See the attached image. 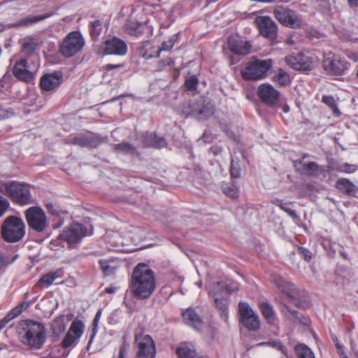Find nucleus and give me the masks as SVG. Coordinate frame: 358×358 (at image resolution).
Here are the masks:
<instances>
[{"mask_svg": "<svg viewBox=\"0 0 358 358\" xmlns=\"http://www.w3.org/2000/svg\"><path fill=\"white\" fill-rule=\"evenodd\" d=\"M338 352L341 358H348L343 348L340 350H338Z\"/></svg>", "mask_w": 358, "mask_h": 358, "instance_id": "nucleus-64", "label": "nucleus"}, {"mask_svg": "<svg viewBox=\"0 0 358 358\" xmlns=\"http://www.w3.org/2000/svg\"><path fill=\"white\" fill-rule=\"evenodd\" d=\"M182 317L185 322L189 326L196 330L201 329L203 323L202 318L196 313L194 309L187 308L182 313Z\"/></svg>", "mask_w": 358, "mask_h": 358, "instance_id": "nucleus-25", "label": "nucleus"}, {"mask_svg": "<svg viewBox=\"0 0 358 358\" xmlns=\"http://www.w3.org/2000/svg\"><path fill=\"white\" fill-rule=\"evenodd\" d=\"M182 113L186 116H192L199 120H206L215 113L213 104L200 97L185 103L182 107Z\"/></svg>", "mask_w": 358, "mask_h": 358, "instance_id": "nucleus-4", "label": "nucleus"}, {"mask_svg": "<svg viewBox=\"0 0 358 358\" xmlns=\"http://www.w3.org/2000/svg\"><path fill=\"white\" fill-rule=\"evenodd\" d=\"M5 189L11 200L19 205L24 206L34 202L27 184L13 181L6 185Z\"/></svg>", "mask_w": 358, "mask_h": 358, "instance_id": "nucleus-10", "label": "nucleus"}, {"mask_svg": "<svg viewBox=\"0 0 358 358\" xmlns=\"http://www.w3.org/2000/svg\"><path fill=\"white\" fill-rule=\"evenodd\" d=\"M84 329L85 326L82 321L79 320H73L62 342V347L69 348L76 346L84 332Z\"/></svg>", "mask_w": 358, "mask_h": 358, "instance_id": "nucleus-17", "label": "nucleus"}, {"mask_svg": "<svg viewBox=\"0 0 358 358\" xmlns=\"http://www.w3.org/2000/svg\"><path fill=\"white\" fill-rule=\"evenodd\" d=\"M272 282L282 292L287 295L290 302L296 306H298L299 293L294 284L287 282L280 277H273Z\"/></svg>", "mask_w": 358, "mask_h": 358, "instance_id": "nucleus-21", "label": "nucleus"}, {"mask_svg": "<svg viewBox=\"0 0 358 358\" xmlns=\"http://www.w3.org/2000/svg\"><path fill=\"white\" fill-rule=\"evenodd\" d=\"M280 310L284 316L292 322H296L300 320L298 311L290 309L286 304L280 305Z\"/></svg>", "mask_w": 358, "mask_h": 358, "instance_id": "nucleus-41", "label": "nucleus"}, {"mask_svg": "<svg viewBox=\"0 0 358 358\" xmlns=\"http://www.w3.org/2000/svg\"><path fill=\"white\" fill-rule=\"evenodd\" d=\"M40 66L38 57L33 59L23 58L15 62L13 74L19 80L29 83L34 80Z\"/></svg>", "mask_w": 358, "mask_h": 358, "instance_id": "nucleus-7", "label": "nucleus"}, {"mask_svg": "<svg viewBox=\"0 0 358 358\" xmlns=\"http://www.w3.org/2000/svg\"><path fill=\"white\" fill-rule=\"evenodd\" d=\"M209 294L213 298L217 308L220 312V316L227 322L228 321L229 292L223 283L217 282L209 288Z\"/></svg>", "mask_w": 358, "mask_h": 358, "instance_id": "nucleus-13", "label": "nucleus"}, {"mask_svg": "<svg viewBox=\"0 0 358 358\" xmlns=\"http://www.w3.org/2000/svg\"><path fill=\"white\" fill-rule=\"evenodd\" d=\"M156 288L153 271L144 263L138 264L134 268L130 289L133 296L138 299H148Z\"/></svg>", "mask_w": 358, "mask_h": 358, "instance_id": "nucleus-1", "label": "nucleus"}, {"mask_svg": "<svg viewBox=\"0 0 358 358\" xmlns=\"http://www.w3.org/2000/svg\"><path fill=\"white\" fill-rule=\"evenodd\" d=\"M300 65L298 66V71H308L314 67L313 58L303 53H300Z\"/></svg>", "mask_w": 358, "mask_h": 358, "instance_id": "nucleus-37", "label": "nucleus"}, {"mask_svg": "<svg viewBox=\"0 0 358 358\" xmlns=\"http://www.w3.org/2000/svg\"><path fill=\"white\" fill-rule=\"evenodd\" d=\"M271 59H254L246 63L241 74L244 80H259L266 78L273 67Z\"/></svg>", "mask_w": 358, "mask_h": 358, "instance_id": "nucleus-5", "label": "nucleus"}, {"mask_svg": "<svg viewBox=\"0 0 358 358\" xmlns=\"http://www.w3.org/2000/svg\"><path fill=\"white\" fill-rule=\"evenodd\" d=\"M10 207V203L7 199L0 195V217H2Z\"/></svg>", "mask_w": 358, "mask_h": 358, "instance_id": "nucleus-56", "label": "nucleus"}, {"mask_svg": "<svg viewBox=\"0 0 358 358\" xmlns=\"http://www.w3.org/2000/svg\"><path fill=\"white\" fill-rule=\"evenodd\" d=\"M259 306L265 320L269 324H274L275 321V313L272 306L268 302H260Z\"/></svg>", "mask_w": 358, "mask_h": 358, "instance_id": "nucleus-35", "label": "nucleus"}, {"mask_svg": "<svg viewBox=\"0 0 358 358\" xmlns=\"http://www.w3.org/2000/svg\"><path fill=\"white\" fill-rule=\"evenodd\" d=\"M255 22L262 36L271 41L276 39L278 26L271 17L267 15L257 16Z\"/></svg>", "mask_w": 358, "mask_h": 358, "instance_id": "nucleus-16", "label": "nucleus"}, {"mask_svg": "<svg viewBox=\"0 0 358 358\" xmlns=\"http://www.w3.org/2000/svg\"><path fill=\"white\" fill-rule=\"evenodd\" d=\"M277 20L284 27L298 29L303 25V19L296 10L287 6H277L273 10Z\"/></svg>", "mask_w": 358, "mask_h": 358, "instance_id": "nucleus-11", "label": "nucleus"}, {"mask_svg": "<svg viewBox=\"0 0 358 358\" xmlns=\"http://www.w3.org/2000/svg\"><path fill=\"white\" fill-rule=\"evenodd\" d=\"M37 46L38 43L35 38H24L22 44V52L27 55L31 54L36 50Z\"/></svg>", "mask_w": 358, "mask_h": 358, "instance_id": "nucleus-39", "label": "nucleus"}, {"mask_svg": "<svg viewBox=\"0 0 358 358\" xmlns=\"http://www.w3.org/2000/svg\"><path fill=\"white\" fill-rule=\"evenodd\" d=\"M66 329L65 315L57 317L52 322L50 331L53 336L58 338Z\"/></svg>", "mask_w": 358, "mask_h": 358, "instance_id": "nucleus-32", "label": "nucleus"}, {"mask_svg": "<svg viewBox=\"0 0 358 358\" xmlns=\"http://www.w3.org/2000/svg\"><path fill=\"white\" fill-rule=\"evenodd\" d=\"M227 44L231 52L240 55H248L252 48L249 41H245L239 36H229Z\"/></svg>", "mask_w": 358, "mask_h": 358, "instance_id": "nucleus-23", "label": "nucleus"}, {"mask_svg": "<svg viewBox=\"0 0 358 358\" xmlns=\"http://www.w3.org/2000/svg\"><path fill=\"white\" fill-rule=\"evenodd\" d=\"M123 66V64H108L106 65L105 69L107 71H110L115 69H119Z\"/></svg>", "mask_w": 358, "mask_h": 358, "instance_id": "nucleus-61", "label": "nucleus"}, {"mask_svg": "<svg viewBox=\"0 0 358 358\" xmlns=\"http://www.w3.org/2000/svg\"><path fill=\"white\" fill-rule=\"evenodd\" d=\"M116 291V288L114 287H108L105 289V292L108 294H113Z\"/></svg>", "mask_w": 358, "mask_h": 358, "instance_id": "nucleus-63", "label": "nucleus"}, {"mask_svg": "<svg viewBox=\"0 0 358 358\" xmlns=\"http://www.w3.org/2000/svg\"><path fill=\"white\" fill-rule=\"evenodd\" d=\"M272 80L281 87H285L290 84L291 79L288 73L282 69H278L272 78Z\"/></svg>", "mask_w": 358, "mask_h": 358, "instance_id": "nucleus-34", "label": "nucleus"}, {"mask_svg": "<svg viewBox=\"0 0 358 358\" xmlns=\"http://www.w3.org/2000/svg\"><path fill=\"white\" fill-rule=\"evenodd\" d=\"M1 236L8 243H15L20 241L25 234V224L21 217L8 216L1 226Z\"/></svg>", "mask_w": 358, "mask_h": 358, "instance_id": "nucleus-3", "label": "nucleus"}, {"mask_svg": "<svg viewBox=\"0 0 358 358\" xmlns=\"http://www.w3.org/2000/svg\"><path fill=\"white\" fill-rule=\"evenodd\" d=\"M294 351L296 358H315L312 350L303 343H299L295 345Z\"/></svg>", "mask_w": 358, "mask_h": 358, "instance_id": "nucleus-36", "label": "nucleus"}, {"mask_svg": "<svg viewBox=\"0 0 358 358\" xmlns=\"http://www.w3.org/2000/svg\"><path fill=\"white\" fill-rule=\"evenodd\" d=\"M24 216L30 229L38 233L45 230L48 226L45 211L40 206H31L24 211Z\"/></svg>", "mask_w": 358, "mask_h": 358, "instance_id": "nucleus-12", "label": "nucleus"}, {"mask_svg": "<svg viewBox=\"0 0 358 358\" xmlns=\"http://www.w3.org/2000/svg\"><path fill=\"white\" fill-rule=\"evenodd\" d=\"M135 343L138 348L136 352L137 358L155 357V344L150 335L143 334L136 335Z\"/></svg>", "mask_w": 358, "mask_h": 358, "instance_id": "nucleus-15", "label": "nucleus"}, {"mask_svg": "<svg viewBox=\"0 0 358 358\" xmlns=\"http://www.w3.org/2000/svg\"><path fill=\"white\" fill-rule=\"evenodd\" d=\"M299 60L300 53H298L296 55H287L285 58V61L287 63V64L295 70H298V66L300 65Z\"/></svg>", "mask_w": 358, "mask_h": 358, "instance_id": "nucleus-46", "label": "nucleus"}, {"mask_svg": "<svg viewBox=\"0 0 358 358\" xmlns=\"http://www.w3.org/2000/svg\"><path fill=\"white\" fill-rule=\"evenodd\" d=\"M101 310L99 309L96 315H95V317L93 320V322H92V326H93V328H92V335H91V337L89 340V343H88V345L91 344L92 343V341L94 339V338L95 337V336L97 334V331H98V325H99V320L101 317Z\"/></svg>", "mask_w": 358, "mask_h": 358, "instance_id": "nucleus-48", "label": "nucleus"}, {"mask_svg": "<svg viewBox=\"0 0 358 358\" xmlns=\"http://www.w3.org/2000/svg\"><path fill=\"white\" fill-rule=\"evenodd\" d=\"M224 193L231 198H237L238 196V187L235 184H231L223 188Z\"/></svg>", "mask_w": 358, "mask_h": 358, "instance_id": "nucleus-50", "label": "nucleus"}, {"mask_svg": "<svg viewBox=\"0 0 358 358\" xmlns=\"http://www.w3.org/2000/svg\"><path fill=\"white\" fill-rule=\"evenodd\" d=\"M103 52L105 55L123 56L127 52V45L122 39L113 37L103 43Z\"/></svg>", "mask_w": 358, "mask_h": 358, "instance_id": "nucleus-20", "label": "nucleus"}, {"mask_svg": "<svg viewBox=\"0 0 358 358\" xmlns=\"http://www.w3.org/2000/svg\"><path fill=\"white\" fill-rule=\"evenodd\" d=\"M92 234V226H90L88 230L85 225L74 222L62 230L58 236V239L66 241L69 248H75L78 247L85 236H91Z\"/></svg>", "mask_w": 358, "mask_h": 358, "instance_id": "nucleus-6", "label": "nucleus"}, {"mask_svg": "<svg viewBox=\"0 0 358 358\" xmlns=\"http://www.w3.org/2000/svg\"><path fill=\"white\" fill-rule=\"evenodd\" d=\"M174 66V61L171 58H166L159 62L157 64L158 70L162 71L166 66L173 67Z\"/></svg>", "mask_w": 358, "mask_h": 358, "instance_id": "nucleus-55", "label": "nucleus"}, {"mask_svg": "<svg viewBox=\"0 0 358 358\" xmlns=\"http://www.w3.org/2000/svg\"><path fill=\"white\" fill-rule=\"evenodd\" d=\"M103 274L106 276L114 275L117 267L114 265V262L108 260H101L99 262Z\"/></svg>", "mask_w": 358, "mask_h": 358, "instance_id": "nucleus-42", "label": "nucleus"}, {"mask_svg": "<svg viewBox=\"0 0 358 358\" xmlns=\"http://www.w3.org/2000/svg\"><path fill=\"white\" fill-rule=\"evenodd\" d=\"M322 67L328 75L338 78L348 73L351 64L338 55L329 53L324 55Z\"/></svg>", "mask_w": 358, "mask_h": 358, "instance_id": "nucleus-8", "label": "nucleus"}, {"mask_svg": "<svg viewBox=\"0 0 358 358\" xmlns=\"http://www.w3.org/2000/svg\"><path fill=\"white\" fill-rule=\"evenodd\" d=\"M277 206L283 211L287 213L291 217L294 219H298L299 216L297 215L296 211L291 208H289V204L287 203H282L280 201Z\"/></svg>", "mask_w": 358, "mask_h": 358, "instance_id": "nucleus-52", "label": "nucleus"}, {"mask_svg": "<svg viewBox=\"0 0 358 358\" xmlns=\"http://www.w3.org/2000/svg\"><path fill=\"white\" fill-rule=\"evenodd\" d=\"M63 275V271L57 269L55 271H51L47 274L43 275L36 283V286L41 288H48L53 282Z\"/></svg>", "mask_w": 358, "mask_h": 358, "instance_id": "nucleus-28", "label": "nucleus"}, {"mask_svg": "<svg viewBox=\"0 0 358 358\" xmlns=\"http://www.w3.org/2000/svg\"><path fill=\"white\" fill-rule=\"evenodd\" d=\"M268 345L273 348H276L279 350H280L282 353H285V347L282 345V343L279 341H274L271 342H266V343H261L259 344V345Z\"/></svg>", "mask_w": 358, "mask_h": 358, "instance_id": "nucleus-54", "label": "nucleus"}, {"mask_svg": "<svg viewBox=\"0 0 358 358\" xmlns=\"http://www.w3.org/2000/svg\"><path fill=\"white\" fill-rule=\"evenodd\" d=\"M299 253L301 257L306 262H310L312 259V252L306 248H299Z\"/></svg>", "mask_w": 358, "mask_h": 358, "instance_id": "nucleus-57", "label": "nucleus"}, {"mask_svg": "<svg viewBox=\"0 0 358 358\" xmlns=\"http://www.w3.org/2000/svg\"><path fill=\"white\" fill-rule=\"evenodd\" d=\"M322 101L324 103L327 105L332 110L333 113L335 115L340 114V111L337 106V103L333 96L324 95L322 96Z\"/></svg>", "mask_w": 358, "mask_h": 358, "instance_id": "nucleus-45", "label": "nucleus"}, {"mask_svg": "<svg viewBox=\"0 0 358 358\" xmlns=\"http://www.w3.org/2000/svg\"><path fill=\"white\" fill-rule=\"evenodd\" d=\"M17 257L18 255H16L10 259L8 256L4 255L1 252H0V273L5 270L7 266L14 262Z\"/></svg>", "mask_w": 358, "mask_h": 358, "instance_id": "nucleus-47", "label": "nucleus"}, {"mask_svg": "<svg viewBox=\"0 0 358 358\" xmlns=\"http://www.w3.org/2000/svg\"><path fill=\"white\" fill-rule=\"evenodd\" d=\"M103 24L99 20H95L90 22V33L94 41L98 40L103 31Z\"/></svg>", "mask_w": 358, "mask_h": 358, "instance_id": "nucleus-40", "label": "nucleus"}, {"mask_svg": "<svg viewBox=\"0 0 358 358\" xmlns=\"http://www.w3.org/2000/svg\"><path fill=\"white\" fill-rule=\"evenodd\" d=\"M238 313L240 322L247 329L257 331L259 329V317L248 303L241 301L238 303Z\"/></svg>", "mask_w": 358, "mask_h": 358, "instance_id": "nucleus-14", "label": "nucleus"}, {"mask_svg": "<svg viewBox=\"0 0 358 358\" xmlns=\"http://www.w3.org/2000/svg\"><path fill=\"white\" fill-rule=\"evenodd\" d=\"M358 170V166L355 164H350L344 163L336 167V171L341 173H352Z\"/></svg>", "mask_w": 358, "mask_h": 358, "instance_id": "nucleus-49", "label": "nucleus"}, {"mask_svg": "<svg viewBox=\"0 0 358 358\" xmlns=\"http://www.w3.org/2000/svg\"><path fill=\"white\" fill-rule=\"evenodd\" d=\"M223 151V148L222 146L220 145H213L210 148V152L213 153L214 155H217Z\"/></svg>", "mask_w": 358, "mask_h": 358, "instance_id": "nucleus-60", "label": "nucleus"}, {"mask_svg": "<svg viewBox=\"0 0 358 358\" xmlns=\"http://www.w3.org/2000/svg\"><path fill=\"white\" fill-rule=\"evenodd\" d=\"M22 325L25 326V333L22 336L24 344L32 349H41L46 340L45 327L41 323L31 320L23 321Z\"/></svg>", "mask_w": 358, "mask_h": 358, "instance_id": "nucleus-2", "label": "nucleus"}, {"mask_svg": "<svg viewBox=\"0 0 358 358\" xmlns=\"http://www.w3.org/2000/svg\"><path fill=\"white\" fill-rule=\"evenodd\" d=\"M336 187L341 192L350 196H354L358 188L349 179L339 178L336 183Z\"/></svg>", "mask_w": 358, "mask_h": 358, "instance_id": "nucleus-30", "label": "nucleus"}, {"mask_svg": "<svg viewBox=\"0 0 358 358\" xmlns=\"http://www.w3.org/2000/svg\"><path fill=\"white\" fill-rule=\"evenodd\" d=\"M296 163H299L301 165V173L308 176L317 177L325 171L324 166L314 162L303 163V159H301L297 161Z\"/></svg>", "mask_w": 358, "mask_h": 358, "instance_id": "nucleus-24", "label": "nucleus"}, {"mask_svg": "<svg viewBox=\"0 0 358 358\" xmlns=\"http://www.w3.org/2000/svg\"><path fill=\"white\" fill-rule=\"evenodd\" d=\"M180 32L171 35L166 41H164L158 48L154 57H159L162 52H168L172 50L175 44L179 41Z\"/></svg>", "mask_w": 358, "mask_h": 358, "instance_id": "nucleus-31", "label": "nucleus"}, {"mask_svg": "<svg viewBox=\"0 0 358 358\" xmlns=\"http://www.w3.org/2000/svg\"><path fill=\"white\" fill-rule=\"evenodd\" d=\"M199 80L196 76H192L187 78L185 85L186 88L189 91L195 90L197 87Z\"/></svg>", "mask_w": 358, "mask_h": 358, "instance_id": "nucleus-51", "label": "nucleus"}, {"mask_svg": "<svg viewBox=\"0 0 358 358\" xmlns=\"http://www.w3.org/2000/svg\"><path fill=\"white\" fill-rule=\"evenodd\" d=\"M62 81L63 73L61 71H54L41 78L40 86L43 91L50 92L57 89Z\"/></svg>", "mask_w": 358, "mask_h": 358, "instance_id": "nucleus-22", "label": "nucleus"}, {"mask_svg": "<svg viewBox=\"0 0 358 358\" xmlns=\"http://www.w3.org/2000/svg\"><path fill=\"white\" fill-rule=\"evenodd\" d=\"M126 31L131 36L139 37L144 32V26L138 22H129L126 24Z\"/></svg>", "mask_w": 358, "mask_h": 358, "instance_id": "nucleus-38", "label": "nucleus"}, {"mask_svg": "<svg viewBox=\"0 0 358 358\" xmlns=\"http://www.w3.org/2000/svg\"><path fill=\"white\" fill-rule=\"evenodd\" d=\"M123 339L124 341L122 345L120 347L118 358H125V355L129 348V344L127 343L126 337H124Z\"/></svg>", "mask_w": 358, "mask_h": 358, "instance_id": "nucleus-58", "label": "nucleus"}, {"mask_svg": "<svg viewBox=\"0 0 358 358\" xmlns=\"http://www.w3.org/2000/svg\"><path fill=\"white\" fill-rule=\"evenodd\" d=\"M85 45V41L81 33L73 31L63 39L59 46V52L65 57H71L80 52Z\"/></svg>", "mask_w": 358, "mask_h": 358, "instance_id": "nucleus-9", "label": "nucleus"}, {"mask_svg": "<svg viewBox=\"0 0 358 358\" xmlns=\"http://www.w3.org/2000/svg\"><path fill=\"white\" fill-rule=\"evenodd\" d=\"M29 303L26 301L16 306L3 319L0 320V324L4 328L9 322L17 317L23 310L27 309Z\"/></svg>", "mask_w": 358, "mask_h": 358, "instance_id": "nucleus-29", "label": "nucleus"}, {"mask_svg": "<svg viewBox=\"0 0 358 358\" xmlns=\"http://www.w3.org/2000/svg\"><path fill=\"white\" fill-rule=\"evenodd\" d=\"M145 147L162 148L166 146L167 143L164 138L158 136L154 134H146L143 139Z\"/></svg>", "mask_w": 358, "mask_h": 358, "instance_id": "nucleus-27", "label": "nucleus"}, {"mask_svg": "<svg viewBox=\"0 0 358 358\" xmlns=\"http://www.w3.org/2000/svg\"><path fill=\"white\" fill-rule=\"evenodd\" d=\"M49 16H50L49 15H40L34 16L33 17H26L23 20L18 21L17 22L15 23L14 24H13V27H20V26H24V25L27 26L31 23L43 20Z\"/></svg>", "mask_w": 358, "mask_h": 358, "instance_id": "nucleus-44", "label": "nucleus"}, {"mask_svg": "<svg viewBox=\"0 0 358 358\" xmlns=\"http://www.w3.org/2000/svg\"><path fill=\"white\" fill-rule=\"evenodd\" d=\"M241 167L238 158L231 157L230 175L233 178H238L241 176Z\"/></svg>", "mask_w": 358, "mask_h": 358, "instance_id": "nucleus-43", "label": "nucleus"}, {"mask_svg": "<svg viewBox=\"0 0 358 358\" xmlns=\"http://www.w3.org/2000/svg\"><path fill=\"white\" fill-rule=\"evenodd\" d=\"M113 150L117 153H121L127 155H138L137 148L127 142H122L113 145Z\"/></svg>", "mask_w": 358, "mask_h": 358, "instance_id": "nucleus-33", "label": "nucleus"}, {"mask_svg": "<svg viewBox=\"0 0 358 358\" xmlns=\"http://www.w3.org/2000/svg\"><path fill=\"white\" fill-rule=\"evenodd\" d=\"M257 95L265 105L273 106L279 101L280 94L271 84L266 83L259 85Z\"/></svg>", "mask_w": 358, "mask_h": 358, "instance_id": "nucleus-18", "label": "nucleus"}, {"mask_svg": "<svg viewBox=\"0 0 358 358\" xmlns=\"http://www.w3.org/2000/svg\"><path fill=\"white\" fill-rule=\"evenodd\" d=\"M106 138L97 134L88 133L80 134L67 141V143L78 145L81 147L95 148L98 147Z\"/></svg>", "mask_w": 358, "mask_h": 358, "instance_id": "nucleus-19", "label": "nucleus"}, {"mask_svg": "<svg viewBox=\"0 0 358 358\" xmlns=\"http://www.w3.org/2000/svg\"><path fill=\"white\" fill-rule=\"evenodd\" d=\"M45 208L48 212V213L51 214L54 216H59L63 211L59 208V207L51 202H48L45 203Z\"/></svg>", "mask_w": 358, "mask_h": 358, "instance_id": "nucleus-53", "label": "nucleus"}, {"mask_svg": "<svg viewBox=\"0 0 358 358\" xmlns=\"http://www.w3.org/2000/svg\"><path fill=\"white\" fill-rule=\"evenodd\" d=\"M12 80V76L8 73H6L2 78L0 80V85L1 87H4L6 85L10 84V81Z\"/></svg>", "mask_w": 358, "mask_h": 358, "instance_id": "nucleus-59", "label": "nucleus"}, {"mask_svg": "<svg viewBox=\"0 0 358 358\" xmlns=\"http://www.w3.org/2000/svg\"><path fill=\"white\" fill-rule=\"evenodd\" d=\"M348 58L354 61V62H358V55L354 52L348 53Z\"/></svg>", "mask_w": 358, "mask_h": 358, "instance_id": "nucleus-62", "label": "nucleus"}, {"mask_svg": "<svg viewBox=\"0 0 358 358\" xmlns=\"http://www.w3.org/2000/svg\"><path fill=\"white\" fill-rule=\"evenodd\" d=\"M176 353L180 358H195L197 352L194 343L184 342L176 348Z\"/></svg>", "mask_w": 358, "mask_h": 358, "instance_id": "nucleus-26", "label": "nucleus"}]
</instances>
